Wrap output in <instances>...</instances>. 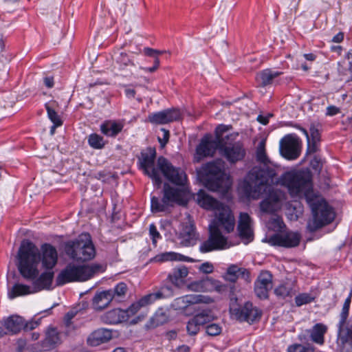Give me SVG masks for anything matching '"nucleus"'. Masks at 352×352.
I'll use <instances>...</instances> for the list:
<instances>
[{
  "mask_svg": "<svg viewBox=\"0 0 352 352\" xmlns=\"http://www.w3.org/2000/svg\"><path fill=\"white\" fill-rule=\"evenodd\" d=\"M256 160L263 166H256L247 173L242 189L244 194L253 199H258L265 191V186L278 185L285 186L292 197L307 195L311 184L309 177L302 172H286L280 177H277L275 168L270 167V160L265 151V140H261L256 151Z\"/></svg>",
  "mask_w": 352,
  "mask_h": 352,
  "instance_id": "1",
  "label": "nucleus"
},
{
  "mask_svg": "<svg viewBox=\"0 0 352 352\" xmlns=\"http://www.w3.org/2000/svg\"><path fill=\"white\" fill-rule=\"evenodd\" d=\"M38 248L31 241H22L18 252V269L21 274L26 279L34 280L38 275L37 266L40 261L42 266L52 270L57 263L58 252L50 243H44Z\"/></svg>",
  "mask_w": 352,
  "mask_h": 352,
  "instance_id": "2",
  "label": "nucleus"
},
{
  "mask_svg": "<svg viewBox=\"0 0 352 352\" xmlns=\"http://www.w3.org/2000/svg\"><path fill=\"white\" fill-rule=\"evenodd\" d=\"M156 153L155 150L149 149L148 153H142L140 165L144 173L153 179V184L157 188L162 183L160 171L171 183L177 186H184L187 177L185 172L180 168L173 166L167 159L161 156L157 159V167L154 166Z\"/></svg>",
  "mask_w": 352,
  "mask_h": 352,
  "instance_id": "3",
  "label": "nucleus"
},
{
  "mask_svg": "<svg viewBox=\"0 0 352 352\" xmlns=\"http://www.w3.org/2000/svg\"><path fill=\"white\" fill-rule=\"evenodd\" d=\"M226 163L221 159L208 162L202 166L205 186L212 191L227 190L231 185L230 176L226 173Z\"/></svg>",
  "mask_w": 352,
  "mask_h": 352,
  "instance_id": "4",
  "label": "nucleus"
},
{
  "mask_svg": "<svg viewBox=\"0 0 352 352\" xmlns=\"http://www.w3.org/2000/svg\"><path fill=\"white\" fill-rule=\"evenodd\" d=\"M105 267L100 264L76 265L68 264L56 278L58 285L74 281H85L90 279L95 274L103 272Z\"/></svg>",
  "mask_w": 352,
  "mask_h": 352,
  "instance_id": "5",
  "label": "nucleus"
},
{
  "mask_svg": "<svg viewBox=\"0 0 352 352\" xmlns=\"http://www.w3.org/2000/svg\"><path fill=\"white\" fill-rule=\"evenodd\" d=\"M307 201L312 212V217L309 219L307 225L309 232H316L333 221L334 212L324 199L316 197L313 199L307 198Z\"/></svg>",
  "mask_w": 352,
  "mask_h": 352,
  "instance_id": "6",
  "label": "nucleus"
},
{
  "mask_svg": "<svg viewBox=\"0 0 352 352\" xmlns=\"http://www.w3.org/2000/svg\"><path fill=\"white\" fill-rule=\"evenodd\" d=\"M65 252L70 258L77 261H87L96 255V249L89 233H82L76 239L67 241Z\"/></svg>",
  "mask_w": 352,
  "mask_h": 352,
  "instance_id": "7",
  "label": "nucleus"
},
{
  "mask_svg": "<svg viewBox=\"0 0 352 352\" xmlns=\"http://www.w3.org/2000/svg\"><path fill=\"white\" fill-rule=\"evenodd\" d=\"M238 133H231L226 135L227 140H221L219 153L225 157L230 164H236L244 160L246 155V148L241 141H235Z\"/></svg>",
  "mask_w": 352,
  "mask_h": 352,
  "instance_id": "8",
  "label": "nucleus"
},
{
  "mask_svg": "<svg viewBox=\"0 0 352 352\" xmlns=\"http://www.w3.org/2000/svg\"><path fill=\"white\" fill-rule=\"evenodd\" d=\"M236 298L234 301L232 300L230 306V312L236 320L252 323L261 318L262 311L254 307L252 302H246L243 306L239 307L236 305Z\"/></svg>",
  "mask_w": 352,
  "mask_h": 352,
  "instance_id": "9",
  "label": "nucleus"
},
{
  "mask_svg": "<svg viewBox=\"0 0 352 352\" xmlns=\"http://www.w3.org/2000/svg\"><path fill=\"white\" fill-rule=\"evenodd\" d=\"M301 147V140L294 133L285 135L280 141V154L289 160H296L300 156Z\"/></svg>",
  "mask_w": 352,
  "mask_h": 352,
  "instance_id": "10",
  "label": "nucleus"
},
{
  "mask_svg": "<svg viewBox=\"0 0 352 352\" xmlns=\"http://www.w3.org/2000/svg\"><path fill=\"white\" fill-rule=\"evenodd\" d=\"M235 226V218L230 208L224 204L214 212V219L209 227L223 229L226 232H232Z\"/></svg>",
  "mask_w": 352,
  "mask_h": 352,
  "instance_id": "11",
  "label": "nucleus"
},
{
  "mask_svg": "<svg viewBox=\"0 0 352 352\" xmlns=\"http://www.w3.org/2000/svg\"><path fill=\"white\" fill-rule=\"evenodd\" d=\"M210 234L206 241L201 243L199 251L206 253L227 248V239L217 227H209Z\"/></svg>",
  "mask_w": 352,
  "mask_h": 352,
  "instance_id": "12",
  "label": "nucleus"
},
{
  "mask_svg": "<svg viewBox=\"0 0 352 352\" xmlns=\"http://www.w3.org/2000/svg\"><path fill=\"white\" fill-rule=\"evenodd\" d=\"M62 342L60 333L56 328L49 327L46 332L45 338L36 344L28 346L32 352H41L50 351L56 348Z\"/></svg>",
  "mask_w": 352,
  "mask_h": 352,
  "instance_id": "13",
  "label": "nucleus"
},
{
  "mask_svg": "<svg viewBox=\"0 0 352 352\" xmlns=\"http://www.w3.org/2000/svg\"><path fill=\"white\" fill-rule=\"evenodd\" d=\"M285 199V195L281 190H270L266 197L260 203V210L263 213L274 214L281 208Z\"/></svg>",
  "mask_w": 352,
  "mask_h": 352,
  "instance_id": "14",
  "label": "nucleus"
},
{
  "mask_svg": "<svg viewBox=\"0 0 352 352\" xmlns=\"http://www.w3.org/2000/svg\"><path fill=\"white\" fill-rule=\"evenodd\" d=\"M300 239L301 236L298 232L285 231L271 236L268 239V243L274 246L291 248L298 246Z\"/></svg>",
  "mask_w": 352,
  "mask_h": 352,
  "instance_id": "15",
  "label": "nucleus"
},
{
  "mask_svg": "<svg viewBox=\"0 0 352 352\" xmlns=\"http://www.w3.org/2000/svg\"><path fill=\"white\" fill-rule=\"evenodd\" d=\"M219 145L220 140H215L210 134L204 135L196 148L195 162H199L204 157L213 156L216 150H219Z\"/></svg>",
  "mask_w": 352,
  "mask_h": 352,
  "instance_id": "16",
  "label": "nucleus"
},
{
  "mask_svg": "<svg viewBox=\"0 0 352 352\" xmlns=\"http://www.w3.org/2000/svg\"><path fill=\"white\" fill-rule=\"evenodd\" d=\"M190 290L194 292H211L217 291L219 293H223L227 290V287L221 283L220 281L212 278L194 281L188 285Z\"/></svg>",
  "mask_w": 352,
  "mask_h": 352,
  "instance_id": "17",
  "label": "nucleus"
},
{
  "mask_svg": "<svg viewBox=\"0 0 352 352\" xmlns=\"http://www.w3.org/2000/svg\"><path fill=\"white\" fill-rule=\"evenodd\" d=\"M213 302V300L208 296L202 295H186L176 298L172 303V307L175 310L184 311L190 305L197 303L209 304Z\"/></svg>",
  "mask_w": 352,
  "mask_h": 352,
  "instance_id": "18",
  "label": "nucleus"
},
{
  "mask_svg": "<svg viewBox=\"0 0 352 352\" xmlns=\"http://www.w3.org/2000/svg\"><path fill=\"white\" fill-rule=\"evenodd\" d=\"M272 288V275L267 271L262 272L254 283V292L260 299L268 298L269 291Z\"/></svg>",
  "mask_w": 352,
  "mask_h": 352,
  "instance_id": "19",
  "label": "nucleus"
},
{
  "mask_svg": "<svg viewBox=\"0 0 352 352\" xmlns=\"http://www.w3.org/2000/svg\"><path fill=\"white\" fill-rule=\"evenodd\" d=\"M181 112L177 109H169L148 115L150 122L157 124H164L168 122L179 120L181 118Z\"/></svg>",
  "mask_w": 352,
  "mask_h": 352,
  "instance_id": "20",
  "label": "nucleus"
},
{
  "mask_svg": "<svg viewBox=\"0 0 352 352\" xmlns=\"http://www.w3.org/2000/svg\"><path fill=\"white\" fill-rule=\"evenodd\" d=\"M182 229L178 234L179 243L186 247L192 246L196 244L198 236L195 232V228L191 222L182 223Z\"/></svg>",
  "mask_w": 352,
  "mask_h": 352,
  "instance_id": "21",
  "label": "nucleus"
},
{
  "mask_svg": "<svg viewBox=\"0 0 352 352\" xmlns=\"http://www.w3.org/2000/svg\"><path fill=\"white\" fill-rule=\"evenodd\" d=\"M251 223L252 219L248 213H240L237 230L240 237L242 239L247 240L248 242L253 239V230Z\"/></svg>",
  "mask_w": 352,
  "mask_h": 352,
  "instance_id": "22",
  "label": "nucleus"
},
{
  "mask_svg": "<svg viewBox=\"0 0 352 352\" xmlns=\"http://www.w3.org/2000/svg\"><path fill=\"white\" fill-rule=\"evenodd\" d=\"M188 274V268L184 265H181L173 269L168 275V280L174 286L182 287L186 283V278Z\"/></svg>",
  "mask_w": 352,
  "mask_h": 352,
  "instance_id": "23",
  "label": "nucleus"
},
{
  "mask_svg": "<svg viewBox=\"0 0 352 352\" xmlns=\"http://www.w3.org/2000/svg\"><path fill=\"white\" fill-rule=\"evenodd\" d=\"M128 320L129 316L122 309H113L101 316V320L108 324H117Z\"/></svg>",
  "mask_w": 352,
  "mask_h": 352,
  "instance_id": "24",
  "label": "nucleus"
},
{
  "mask_svg": "<svg viewBox=\"0 0 352 352\" xmlns=\"http://www.w3.org/2000/svg\"><path fill=\"white\" fill-rule=\"evenodd\" d=\"M197 201L201 208L214 212H215L220 206L223 205V204L219 202L216 199L207 194L204 190H200L197 192Z\"/></svg>",
  "mask_w": 352,
  "mask_h": 352,
  "instance_id": "25",
  "label": "nucleus"
},
{
  "mask_svg": "<svg viewBox=\"0 0 352 352\" xmlns=\"http://www.w3.org/2000/svg\"><path fill=\"white\" fill-rule=\"evenodd\" d=\"M239 275L244 278L246 281H250V276L249 271L243 267H239L236 265H232L227 269V272L223 276L226 280L230 283H235Z\"/></svg>",
  "mask_w": 352,
  "mask_h": 352,
  "instance_id": "26",
  "label": "nucleus"
},
{
  "mask_svg": "<svg viewBox=\"0 0 352 352\" xmlns=\"http://www.w3.org/2000/svg\"><path fill=\"white\" fill-rule=\"evenodd\" d=\"M114 67L120 71L135 66L133 59L125 52L118 51L113 55Z\"/></svg>",
  "mask_w": 352,
  "mask_h": 352,
  "instance_id": "27",
  "label": "nucleus"
},
{
  "mask_svg": "<svg viewBox=\"0 0 352 352\" xmlns=\"http://www.w3.org/2000/svg\"><path fill=\"white\" fill-rule=\"evenodd\" d=\"M113 302L108 290L97 292L92 299V307L96 311H102Z\"/></svg>",
  "mask_w": 352,
  "mask_h": 352,
  "instance_id": "28",
  "label": "nucleus"
},
{
  "mask_svg": "<svg viewBox=\"0 0 352 352\" xmlns=\"http://www.w3.org/2000/svg\"><path fill=\"white\" fill-rule=\"evenodd\" d=\"M350 304V297H348L344 302L342 311L340 313V320L338 324V337L342 340L344 339V335L346 331H347L348 334H349L350 336L352 335V331H350L348 329L345 328L344 327L346 319L349 316Z\"/></svg>",
  "mask_w": 352,
  "mask_h": 352,
  "instance_id": "29",
  "label": "nucleus"
},
{
  "mask_svg": "<svg viewBox=\"0 0 352 352\" xmlns=\"http://www.w3.org/2000/svg\"><path fill=\"white\" fill-rule=\"evenodd\" d=\"M111 331L106 329H98L91 334L87 341L91 346H98L111 340Z\"/></svg>",
  "mask_w": 352,
  "mask_h": 352,
  "instance_id": "30",
  "label": "nucleus"
},
{
  "mask_svg": "<svg viewBox=\"0 0 352 352\" xmlns=\"http://www.w3.org/2000/svg\"><path fill=\"white\" fill-rule=\"evenodd\" d=\"M3 324L8 333L16 334L23 329L24 320L19 316H11L3 321Z\"/></svg>",
  "mask_w": 352,
  "mask_h": 352,
  "instance_id": "31",
  "label": "nucleus"
},
{
  "mask_svg": "<svg viewBox=\"0 0 352 352\" xmlns=\"http://www.w3.org/2000/svg\"><path fill=\"white\" fill-rule=\"evenodd\" d=\"M123 127L122 123L115 120H106L100 126L102 133L108 137H116Z\"/></svg>",
  "mask_w": 352,
  "mask_h": 352,
  "instance_id": "32",
  "label": "nucleus"
},
{
  "mask_svg": "<svg viewBox=\"0 0 352 352\" xmlns=\"http://www.w3.org/2000/svg\"><path fill=\"white\" fill-rule=\"evenodd\" d=\"M182 198V192L177 188L171 187L168 184L164 185V196L162 202L167 205L172 206L174 203H178Z\"/></svg>",
  "mask_w": 352,
  "mask_h": 352,
  "instance_id": "33",
  "label": "nucleus"
},
{
  "mask_svg": "<svg viewBox=\"0 0 352 352\" xmlns=\"http://www.w3.org/2000/svg\"><path fill=\"white\" fill-rule=\"evenodd\" d=\"M54 278V272L49 270L41 274V276L33 282L35 292L45 289H49L52 285Z\"/></svg>",
  "mask_w": 352,
  "mask_h": 352,
  "instance_id": "34",
  "label": "nucleus"
},
{
  "mask_svg": "<svg viewBox=\"0 0 352 352\" xmlns=\"http://www.w3.org/2000/svg\"><path fill=\"white\" fill-rule=\"evenodd\" d=\"M113 302H121L125 300L129 291L127 285L124 282L118 283L113 288L108 289Z\"/></svg>",
  "mask_w": 352,
  "mask_h": 352,
  "instance_id": "35",
  "label": "nucleus"
},
{
  "mask_svg": "<svg viewBox=\"0 0 352 352\" xmlns=\"http://www.w3.org/2000/svg\"><path fill=\"white\" fill-rule=\"evenodd\" d=\"M154 260L158 262L179 261L193 263L195 261V259L190 257L174 252H166L157 254L155 256Z\"/></svg>",
  "mask_w": 352,
  "mask_h": 352,
  "instance_id": "36",
  "label": "nucleus"
},
{
  "mask_svg": "<svg viewBox=\"0 0 352 352\" xmlns=\"http://www.w3.org/2000/svg\"><path fill=\"white\" fill-rule=\"evenodd\" d=\"M327 331V327L322 323L316 324L309 331L311 340L320 345L324 342V334Z\"/></svg>",
  "mask_w": 352,
  "mask_h": 352,
  "instance_id": "37",
  "label": "nucleus"
},
{
  "mask_svg": "<svg viewBox=\"0 0 352 352\" xmlns=\"http://www.w3.org/2000/svg\"><path fill=\"white\" fill-rule=\"evenodd\" d=\"M282 73L280 72H274L270 69H267L258 73L256 79L261 86L265 87L271 85L273 80L279 76Z\"/></svg>",
  "mask_w": 352,
  "mask_h": 352,
  "instance_id": "38",
  "label": "nucleus"
},
{
  "mask_svg": "<svg viewBox=\"0 0 352 352\" xmlns=\"http://www.w3.org/2000/svg\"><path fill=\"white\" fill-rule=\"evenodd\" d=\"M57 104L56 101H50L45 104L48 118L53 123V128H57L63 124V120L60 116L55 111L54 107Z\"/></svg>",
  "mask_w": 352,
  "mask_h": 352,
  "instance_id": "39",
  "label": "nucleus"
},
{
  "mask_svg": "<svg viewBox=\"0 0 352 352\" xmlns=\"http://www.w3.org/2000/svg\"><path fill=\"white\" fill-rule=\"evenodd\" d=\"M34 292H35L34 289L32 290L30 286L16 283L8 292V297L13 299L16 296L28 295Z\"/></svg>",
  "mask_w": 352,
  "mask_h": 352,
  "instance_id": "40",
  "label": "nucleus"
},
{
  "mask_svg": "<svg viewBox=\"0 0 352 352\" xmlns=\"http://www.w3.org/2000/svg\"><path fill=\"white\" fill-rule=\"evenodd\" d=\"M87 142L90 147L98 150L102 149L107 144L102 136L95 133L87 137Z\"/></svg>",
  "mask_w": 352,
  "mask_h": 352,
  "instance_id": "41",
  "label": "nucleus"
},
{
  "mask_svg": "<svg viewBox=\"0 0 352 352\" xmlns=\"http://www.w3.org/2000/svg\"><path fill=\"white\" fill-rule=\"evenodd\" d=\"M164 297V296L163 293L162 292L159 291L155 293H151V294H146V295L142 296L138 301L139 302V303L140 304L142 307H143L149 305L153 303L154 302H155L157 300L163 298Z\"/></svg>",
  "mask_w": 352,
  "mask_h": 352,
  "instance_id": "42",
  "label": "nucleus"
},
{
  "mask_svg": "<svg viewBox=\"0 0 352 352\" xmlns=\"http://www.w3.org/2000/svg\"><path fill=\"white\" fill-rule=\"evenodd\" d=\"M274 294L278 298H285L288 296L292 297L294 292L290 284L283 283L275 288Z\"/></svg>",
  "mask_w": 352,
  "mask_h": 352,
  "instance_id": "43",
  "label": "nucleus"
},
{
  "mask_svg": "<svg viewBox=\"0 0 352 352\" xmlns=\"http://www.w3.org/2000/svg\"><path fill=\"white\" fill-rule=\"evenodd\" d=\"M193 318L200 327L214 320V316L210 310H204L195 315Z\"/></svg>",
  "mask_w": 352,
  "mask_h": 352,
  "instance_id": "44",
  "label": "nucleus"
},
{
  "mask_svg": "<svg viewBox=\"0 0 352 352\" xmlns=\"http://www.w3.org/2000/svg\"><path fill=\"white\" fill-rule=\"evenodd\" d=\"M294 126L296 129L300 130L307 138V153H314L317 152L318 150V143L320 141L315 142L313 140H310V137L309 136V133L305 129L301 127L299 125H295Z\"/></svg>",
  "mask_w": 352,
  "mask_h": 352,
  "instance_id": "45",
  "label": "nucleus"
},
{
  "mask_svg": "<svg viewBox=\"0 0 352 352\" xmlns=\"http://www.w3.org/2000/svg\"><path fill=\"white\" fill-rule=\"evenodd\" d=\"M168 320V316L163 309H158L151 318V322L153 326H160L166 323Z\"/></svg>",
  "mask_w": 352,
  "mask_h": 352,
  "instance_id": "46",
  "label": "nucleus"
},
{
  "mask_svg": "<svg viewBox=\"0 0 352 352\" xmlns=\"http://www.w3.org/2000/svg\"><path fill=\"white\" fill-rule=\"evenodd\" d=\"M151 210L153 212H159L164 211L168 206L166 203L162 202V199L160 201L157 197H153L151 198Z\"/></svg>",
  "mask_w": 352,
  "mask_h": 352,
  "instance_id": "47",
  "label": "nucleus"
},
{
  "mask_svg": "<svg viewBox=\"0 0 352 352\" xmlns=\"http://www.w3.org/2000/svg\"><path fill=\"white\" fill-rule=\"evenodd\" d=\"M314 347L310 345L304 346L300 344H294L290 345L287 349V352H314Z\"/></svg>",
  "mask_w": 352,
  "mask_h": 352,
  "instance_id": "48",
  "label": "nucleus"
},
{
  "mask_svg": "<svg viewBox=\"0 0 352 352\" xmlns=\"http://www.w3.org/2000/svg\"><path fill=\"white\" fill-rule=\"evenodd\" d=\"M222 327L217 323H211L206 327V332L208 336H216L221 333Z\"/></svg>",
  "mask_w": 352,
  "mask_h": 352,
  "instance_id": "49",
  "label": "nucleus"
},
{
  "mask_svg": "<svg viewBox=\"0 0 352 352\" xmlns=\"http://www.w3.org/2000/svg\"><path fill=\"white\" fill-rule=\"evenodd\" d=\"M314 298L309 294H301L295 298V302L297 306L300 307L302 305L312 302Z\"/></svg>",
  "mask_w": 352,
  "mask_h": 352,
  "instance_id": "50",
  "label": "nucleus"
},
{
  "mask_svg": "<svg viewBox=\"0 0 352 352\" xmlns=\"http://www.w3.org/2000/svg\"><path fill=\"white\" fill-rule=\"evenodd\" d=\"M149 236L152 240L153 245L155 247L157 240L162 239V236L154 223H151L149 226Z\"/></svg>",
  "mask_w": 352,
  "mask_h": 352,
  "instance_id": "51",
  "label": "nucleus"
},
{
  "mask_svg": "<svg viewBox=\"0 0 352 352\" xmlns=\"http://www.w3.org/2000/svg\"><path fill=\"white\" fill-rule=\"evenodd\" d=\"M231 128H232V126L230 125H224V124L218 125L215 129L216 138L214 140L217 141H219L221 140H227L226 136L225 138H223L222 135L225 132L228 131Z\"/></svg>",
  "mask_w": 352,
  "mask_h": 352,
  "instance_id": "52",
  "label": "nucleus"
},
{
  "mask_svg": "<svg viewBox=\"0 0 352 352\" xmlns=\"http://www.w3.org/2000/svg\"><path fill=\"white\" fill-rule=\"evenodd\" d=\"M187 331L190 335H196L200 329V326L198 324L197 321L192 318L190 319L186 325Z\"/></svg>",
  "mask_w": 352,
  "mask_h": 352,
  "instance_id": "53",
  "label": "nucleus"
},
{
  "mask_svg": "<svg viewBox=\"0 0 352 352\" xmlns=\"http://www.w3.org/2000/svg\"><path fill=\"white\" fill-rule=\"evenodd\" d=\"M142 306L138 301L133 302L128 309H124L126 314L129 316V319L133 315H135L140 309Z\"/></svg>",
  "mask_w": 352,
  "mask_h": 352,
  "instance_id": "54",
  "label": "nucleus"
},
{
  "mask_svg": "<svg viewBox=\"0 0 352 352\" xmlns=\"http://www.w3.org/2000/svg\"><path fill=\"white\" fill-rule=\"evenodd\" d=\"M199 270L204 274H210L214 271V267L212 263L205 262L199 266Z\"/></svg>",
  "mask_w": 352,
  "mask_h": 352,
  "instance_id": "55",
  "label": "nucleus"
},
{
  "mask_svg": "<svg viewBox=\"0 0 352 352\" xmlns=\"http://www.w3.org/2000/svg\"><path fill=\"white\" fill-rule=\"evenodd\" d=\"M163 51L157 50L150 47H145L144 49V53L145 55L151 57H157V55L162 54Z\"/></svg>",
  "mask_w": 352,
  "mask_h": 352,
  "instance_id": "56",
  "label": "nucleus"
},
{
  "mask_svg": "<svg viewBox=\"0 0 352 352\" xmlns=\"http://www.w3.org/2000/svg\"><path fill=\"white\" fill-rule=\"evenodd\" d=\"M310 134H311L310 140H313L315 142L320 141V135L319 131L314 126H311L310 127Z\"/></svg>",
  "mask_w": 352,
  "mask_h": 352,
  "instance_id": "57",
  "label": "nucleus"
},
{
  "mask_svg": "<svg viewBox=\"0 0 352 352\" xmlns=\"http://www.w3.org/2000/svg\"><path fill=\"white\" fill-rule=\"evenodd\" d=\"M340 113V109L336 106L331 105L327 108L326 115L333 116Z\"/></svg>",
  "mask_w": 352,
  "mask_h": 352,
  "instance_id": "58",
  "label": "nucleus"
},
{
  "mask_svg": "<svg viewBox=\"0 0 352 352\" xmlns=\"http://www.w3.org/2000/svg\"><path fill=\"white\" fill-rule=\"evenodd\" d=\"M271 223L274 225V228H282L283 225V221L282 219L279 216H275L272 217L270 220Z\"/></svg>",
  "mask_w": 352,
  "mask_h": 352,
  "instance_id": "59",
  "label": "nucleus"
},
{
  "mask_svg": "<svg viewBox=\"0 0 352 352\" xmlns=\"http://www.w3.org/2000/svg\"><path fill=\"white\" fill-rule=\"evenodd\" d=\"M38 326V322L36 321H29L26 323L24 322V326L23 327L25 331L32 330L36 328Z\"/></svg>",
  "mask_w": 352,
  "mask_h": 352,
  "instance_id": "60",
  "label": "nucleus"
},
{
  "mask_svg": "<svg viewBox=\"0 0 352 352\" xmlns=\"http://www.w3.org/2000/svg\"><path fill=\"white\" fill-rule=\"evenodd\" d=\"M76 315V311H70L67 313L65 316V322L67 326L70 325L72 320L75 317Z\"/></svg>",
  "mask_w": 352,
  "mask_h": 352,
  "instance_id": "61",
  "label": "nucleus"
},
{
  "mask_svg": "<svg viewBox=\"0 0 352 352\" xmlns=\"http://www.w3.org/2000/svg\"><path fill=\"white\" fill-rule=\"evenodd\" d=\"M162 131L164 132L163 139L159 138V142L161 143L162 146L166 144L168 142L169 139V131L164 129H162Z\"/></svg>",
  "mask_w": 352,
  "mask_h": 352,
  "instance_id": "62",
  "label": "nucleus"
},
{
  "mask_svg": "<svg viewBox=\"0 0 352 352\" xmlns=\"http://www.w3.org/2000/svg\"><path fill=\"white\" fill-rule=\"evenodd\" d=\"M338 70H339V72L342 75H347L348 72H349L350 73V74H351V77H350V78L348 80H351L352 81V66H350L349 67H348L347 69H344L342 67L341 65L339 63Z\"/></svg>",
  "mask_w": 352,
  "mask_h": 352,
  "instance_id": "63",
  "label": "nucleus"
},
{
  "mask_svg": "<svg viewBox=\"0 0 352 352\" xmlns=\"http://www.w3.org/2000/svg\"><path fill=\"white\" fill-rule=\"evenodd\" d=\"M44 84L47 88L53 87L54 85V78L52 76H47L44 78Z\"/></svg>",
  "mask_w": 352,
  "mask_h": 352,
  "instance_id": "64",
  "label": "nucleus"
}]
</instances>
